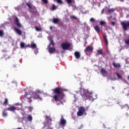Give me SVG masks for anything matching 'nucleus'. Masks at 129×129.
Instances as JSON below:
<instances>
[{
  "label": "nucleus",
  "mask_w": 129,
  "mask_h": 129,
  "mask_svg": "<svg viewBox=\"0 0 129 129\" xmlns=\"http://www.w3.org/2000/svg\"><path fill=\"white\" fill-rule=\"evenodd\" d=\"M15 24H16V26L18 27V28H22V24L20 23V21H19V19L17 17L15 18V20L14 21Z\"/></svg>",
  "instance_id": "obj_9"
},
{
  "label": "nucleus",
  "mask_w": 129,
  "mask_h": 129,
  "mask_svg": "<svg viewBox=\"0 0 129 129\" xmlns=\"http://www.w3.org/2000/svg\"><path fill=\"white\" fill-rule=\"evenodd\" d=\"M74 55L76 58V59H79L80 58V52L78 51H76L74 53Z\"/></svg>",
  "instance_id": "obj_15"
},
{
  "label": "nucleus",
  "mask_w": 129,
  "mask_h": 129,
  "mask_svg": "<svg viewBox=\"0 0 129 129\" xmlns=\"http://www.w3.org/2000/svg\"><path fill=\"white\" fill-rule=\"evenodd\" d=\"M115 75L116 76L117 79L115 77L111 79V80H122V75L118 73H115Z\"/></svg>",
  "instance_id": "obj_7"
},
{
  "label": "nucleus",
  "mask_w": 129,
  "mask_h": 129,
  "mask_svg": "<svg viewBox=\"0 0 129 129\" xmlns=\"http://www.w3.org/2000/svg\"><path fill=\"white\" fill-rule=\"evenodd\" d=\"M113 65L114 67H115V68H119L120 67V64L119 63H113Z\"/></svg>",
  "instance_id": "obj_22"
},
{
  "label": "nucleus",
  "mask_w": 129,
  "mask_h": 129,
  "mask_svg": "<svg viewBox=\"0 0 129 129\" xmlns=\"http://www.w3.org/2000/svg\"><path fill=\"white\" fill-rule=\"evenodd\" d=\"M57 9V6H55V5L53 4L52 7H51V10L52 11H55Z\"/></svg>",
  "instance_id": "obj_25"
},
{
  "label": "nucleus",
  "mask_w": 129,
  "mask_h": 129,
  "mask_svg": "<svg viewBox=\"0 0 129 129\" xmlns=\"http://www.w3.org/2000/svg\"><path fill=\"white\" fill-rule=\"evenodd\" d=\"M52 22L54 23V24H57V23L58 22H59V19H57V18H54L52 20Z\"/></svg>",
  "instance_id": "obj_24"
},
{
  "label": "nucleus",
  "mask_w": 129,
  "mask_h": 129,
  "mask_svg": "<svg viewBox=\"0 0 129 129\" xmlns=\"http://www.w3.org/2000/svg\"><path fill=\"white\" fill-rule=\"evenodd\" d=\"M106 23L105 21H101L100 22V24L101 25V26H103V25H105Z\"/></svg>",
  "instance_id": "obj_31"
},
{
  "label": "nucleus",
  "mask_w": 129,
  "mask_h": 129,
  "mask_svg": "<svg viewBox=\"0 0 129 129\" xmlns=\"http://www.w3.org/2000/svg\"><path fill=\"white\" fill-rule=\"evenodd\" d=\"M64 91H67V90H63Z\"/></svg>",
  "instance_id": "obj_48"
},
{
  "label": "nucleus",
  "mask_w": 129,
  "mask_h": 129,
  "mask_svg": "<svg viewBox=\"0 0 129 129\" xmlns=\"http://www.w3.org/2000/svg\"><path fill=\"white\" fill-rule=\"evenodd\" d=\"M71 19H76V17L74 16H71Z\"/></svg>",
  "instance_id": "obj_42"
},
{
  "label": "nucleus",
  "mask_w": 129,
  "mask_h": 129,
  "mask_svg": "<svg viewBox=\"0 0 129 129\" xmlns=\"http://www.w3.org/2000/svg\"><path fill=\"white\" fill-rule=\"evenodd\" d=\"M121 108H127V109H129V106L127 105H125L121 107Z\"/></svg>",
  "instance_id": "obj_29"
},
{
  "label": "nucleus",
  "mask_w": 129,
  "mask_h": 129,
  "mask_svg": "<svg viewBox=\"0 0 129 129\" xmlns=\"http://www.w3.org/2000/svg\"><path fill=\"white\" fill-rule=\"evenodd\" d=\"M38 50H36V51H35V52H34V53H35V54H38Z\"/></svg>",
  "instance_id": "obj_44"
},
{
  "label": "nucleus",
  "mask_w": 129,
  "mask_h": 129,
  "mask_svg": "<svg viewBox=\"0 0 129 129\" xmlns=\"http://www.w3.org/2000/svg\"><path fill=\"white\" fill-rule=\"evenodd\" d=\"M53 92L54 93H56V94L53 97V98L55 101H59L60 103H62V102L59 100V97H60V96L61 95V90L59 89L58 88L55 89L53 90Z\"/></svg>",
  "instance_id": "obj_3"
},
{
  "label": "nucleus",
  "mask_w": 129,
  "mask_h": 129,
  "mask_svg": "<svg viewBox=\"0 0 129 129\" xmlns=\"http://www.w3.org/2000/svg\"><path fill=\"white\" fill-rule=\"evenodd\" d=\"M45 120L46 121H47V122L44 123V126H46L47 125H50L51 121H52V120L51 119V118H50V117L46 116Z\"/></svg>",
  "instance_id": "obj_8"
},
{
  "label": "nucleus",
  "mask_w": 129,
  "mask_h": 129,
  "mask_svg": "<svg viewBox=\"0 0 129 129\" xmlns=\"http://www.w3.org/2000/svg\"><path fill=\"white\" fill-rule=\"evenodd\" d=\"M110 19H111V18H112V16H110Z\"/></svg>",
  "instance_id": "obj_49"
},
{
  "label": "nucleus",
  "mask_w": 129,
  "mask_h": 129,
  "mask_svg": "<svg viewBox=\"0 0 129 129\" xmlns=\"http://www.w3.org/2000/svg\"><path fill=\"white\" fill-rule=\"evenodd\" d=\"M27 119L29 121H32V120H33V117H32V115H29L27 117Z\"/></svg>",
  "instance_id": "obj_23"
},
{
  "label": "nucleus",
  "mask_w": 129,
  "mask_h": 129,
  "mask_svg": "<svg viewBox=\"0 0 129 129\" xmlns=\"http://www.w3.org/2000/svg\"><path fill=\"white\" fill-rule=\"evenodd\" d=\"M104 12V9H103L101 11V14H103Z\"/></svg>",
  "instance_id": "obj_45"
},
{
  "label": "nucleus",
  "mask_w": 129,
  "mask_h": 129,
  "mask_svg": "<svg viewBox=\"0 0 129 129\" xmlns=\"http://www.w3.org/2000/svg\"><path fill=\"white\" fill-rule=\"evenodd\" d=\"M8 115V113L5 111L3 112V116H7Z\"/></svg>",
  "instance_id": "obj_33"
},
{
  "label": "nucleus",
  "mask_w": 129,
  "mask_h": 129,
  "mask_svg": "<svg viewBox=\"0 0 129 129\" xmlns=\"http://www.w3.org/2000/svg\"><path fill=\"white\" fill-rule=\"evenodd\" d=\"M121 1V2H123V0H120Z\"/></svg>",
  "instance_id": "obj_50"
},
{
  "label": "nucleus",
  "mask_w": 129,
  "mask_h": 129,
  "mask_svg": "<svg viewBox=\"0 0 129 129\" xmlns=\"http://www.w3.org/2000/svg\"><path fill=\"white\" fill-rule=\"evenodd\" d=\"M61 47L63 50H72L71 44L69 43H62L61 44Z\"/></svg>",
  "instance_id": "obj_4"
},
{
  "label": "nucleus",
  "mask_w": 129,
  "mask_h": 129,
  "mask_svg": "<svg viewBox=\"0 0 129 129\" xmlns=\"http://www.w3.org/2000/svg\"><path fill=\"white\" fill-rule=\"evenodd\" d=\"M27 6L29 8V9H31V5H30V4L27 3Z\"/></svg>",
  "instance_id": "obj_41"
},
{
  "label": "nucleus",
  "mask_w": 129,
  "mask_h": 129,
  "mask_svg": "<svg viewBox=\"0 0 129 129\" xmlns=\"http://www.w3.org/2000/svg\"><path fill=\"white\" fill-rule=\"evenodd\" d=\"M125 43L126 44V45H127V46H129V38L125 40Z\"/></svg>",
  "instance_id": "obj_28"
},
{
  "label": "nucleus",
  "mask_w": 129,
  "mask_h": 129,
  "mask_svg": "<svg viewBox=\"0 0 129 129\" xmlns=\"http://www.w3.org/2000/svg\"><path fill=\"white\" fill-rule=\"evenodd\" d=\"M85 111V109L83 107L79 108V111L77 112L78 116H81Z\"/></svg>",
  "instance_id": "obj_6"
},
{
  "label": "nucleus",
  "mask_w": 129,
  "mask_h": 129,
  "mask_svg": "<svg viewBox=\"0 0 129 129\" xmlns=\"http://www.w3.org/2000/svg\"><path fill=\"white\" fill-rule=\"evenodd\" d=\"M100 72L101 74L104 75V76H105V75H106L107 74V72H106L104 69H102L100 71Z\"/></svg>",
  "instance_id": "obj_17"
},
{
  "label": "nucleus",
  "mask_w": 129,
  "mask_h": 129,
  "mask_svg": "<svg viewBox=\"0 0 129 129\" xmlns=\"http://www.w3.org/2000/svg\"><path fill=\"white\" fill-rule=\"evenodd\" d=\"M8 103V99H6L4 101V104H7Z\"/></svg>",
  "instance_id": "obj_39"
},
{
  "label": "nucleus",
  "mask_w": 129,
  "mask_h": 129,
  "mask_svg": "<svg viewBox=\"0 0 129 129\" xmlns=\"http://www.w3.org/2000/svg\"><path fill=\"white\" fill-rule=\"evenodd\" d=\"M111 25H112V26H114V25H115V22H111Z\"/></svg>",
  "instance_id": "obj_43"
},
{
  "label": "nucleus",
  "mask_w": 129,
  "mask_h": 129,
  "mask_svg": "<svg viewBox=\"0 0 129 129\" xmlns=\"http://www.w3.org/2000/svg\"><path fill=\"white\" fill-rule=\"evenodd\" d=\"M92 51H93V48L91 46H87L85 49V52H92Z\"/></svg>",
  "instance_id": "obj_12"
},
{
  "label": "nucleus",
  "mask_w": 129,
  "mask_h": 129,
  "mask_svg": "<svg viewBox=\"0 0 129 129\" xmlns=\"http://www.w3.org/2000/svg\"><path fill=\"white\" fill-rule=\"evenodd\" d=\"M67 3L69 5V7L71 6V4H75V0H66Z\"/></svg>",
  "instance_id": "obj_16"
},
{
  "label": "nucleus",
  "mask_w": 129,
  "mask_h": 129,
  "mask_svg": "<svg viewBox=\"0 0 129 129\" xmlns=\"http://www.w3.org/2000/svg\"><path fill=\"white\" fill-rule=\"evenodd\" d=\"M35 30H36V31H37V32H40V31L41 30V28H38V27H35Z\"/></svg>",
  "instance_id": "obj_34"
},
{
  "label": "nucleus",
  "mask_w": 129,
  "mask_h": 129,
  "mask_svg": "<svg viewBox=\"0 0 129 129\" xmlns=\"http://www.w3.org/2000/svg\"><path fill=\"white\" fill-rule=\"evenodd\" d=\"M54 1L56 2L58 4H63V2L61 0H54Z\"/></svg>",
  "instance_id": "obj_32"
},
{
  "label": "nucleus",
  "mask_w": 129,
  "mask_h": 129,
  "mask_svg": "<svg viewBox=\"0 0 129 129\" xmlns=\"http://www.w3.org/2000/svg\"><path fill=\"white\" fill-rule=\"evenodd\" d=\"M94 29L95 30L96 32H97L98 34H99V31H100V29H99V27L98 26H95Z\"/></svg>",
  "instance_id": "obj_21"
},
{
  "label": "nucleus",
  "mask_w": 129,
  "mask_h": 129,
  "mask_svg": "<svg viewBox=\"0 0 129 129\" xmlns=\"http://www.w3.org/2000/svg\"><path fill=\"white\" fill-rule=\"evenodd\" d=\"M95 21V19L93 18H91L90 20V22H91V23H93Z\"/></svg>",
  "instance_id": "obj_35"
},
{
  "label": "nucleus",
  "mask_w": 129,
  "mask_h": 129,
  "mask_svg": "<svg viewBox=\"0 0 129 129\" xmlns=\"http://www.w3.org/2000/svg\"><path fill=\"white\" fill-rule=\"evenodd\" d=\"M73 8L74 10H77V8L75 5H73Z\"/></svg>",
  "instance_id": "obj_37"
},
{
  "label": "nucleus",
  "mask_w": 129,
  "mask_h": 129,
  "mask_svg": "<svg viewBox=\"0 0 129 129\" xmlns=\"http://www.w3.org/2000/svg\"><path fill=\"white\" fill-rule=\"evenodd\" d=\"M66 122H67L66 120H65L64 119V118L63 117V116L61 115L60 120V124H61V125H64L66 124Z\"/></svg>",
  "instance_id": "obj_11"
},
{
  "label": "nucleus",
  "mask_w": 129,
  "mask_h": 129,
  "mask_svg": "<svg viewBox=\"0 0 129 129\" xmlns=\"http://www.w3.org/2000/svg\"><path fill=\"white\" fill-rule=\"evenodd\" d=\"M28 109L29 111H32V110H33V108L32 107H29Z\"/></svg>",
  "instance_id": "obj_40"
},
{
  "label": "nucleus",
  "mask_w": 129,
  "mask_h": 129,
  "mask_svg": "<svg viewBox=\"0 0 129 129\" xmlns=\"http://www.w3.org/2000/svg\"><path fill=\"white\" fill-rule=\"evenodd\" d=\"M52 28H53V27H52V26H51V27H50V30H52Z\"/></svg>",
  "instance_id": "obj_46"
},
{
  "label": "nucleus",
  "mask_w": 129,
  "mask_h": 129,
  "mask_svg": "<svg viewBox=\"0 0 129 129\" xmlns=\"http://www.w3.org/2000/svg\"><path fill=\"white\" fill-rule=\"evenodd\" d=\"M97 53L96 56H98V55H102V49H99L97 51Z\"/></svg>",
  "instance_id": "obj_20"
},
{
  "label": "nucleus",
  "mask_w": 129,
  "mask_h": 129,
  "mask_svg": "<svg viewBox=\"0 0 129 129\" xmlns=\"http://www.w3.org/2000/svg\"><path fill=\"white\" fill-rule=\"evenodd\" d=\"M4 35H5V33H4V31L0 30V37H3Z\"/></svg>",
  "instance_id": "obj_27"
},
{
  "label": "nucleus",
  "mask_w": 129,
  "mask_h": 129,
  "mask_svg": "<svg viewBox=\"0 0 129 129\" xmlns=\"http://www.w3.org/2000/svg\"><path fill=\"white\" fill-rule=\"evenodd\" d=\"M17 109L19 110V109H21V108H16L14 106H12L7 108V110H9V111H13V112L15 111V110H17Z\"/></svg>",
  "instance_id": "obj_10"
},
{
  "label": "nucleus",
  "mask_w": 129,
  "mask_h": 129,
  "mask_svg": "<svg viewBox=\"0 0 129 129\" xmlns=\"http://www.w3.org/2000/svg\"><path fill=\"white\" fill-rule=\"evenodd\" d=\"M43 93L44 95H47V93H43V91H41L39 90H36V93H33L32 92H30L29 94H26L25 96L23 98L24 100H26L28 102H31L32 100L31 98L33 97L34 99H38L39 100H42V98L38 94Z\"/></svg>",
  "instance_id": "obj_1"
},
{
  "label": "nucleus",
  "mask_w": 129,
  "mask_h": 129,
  "mask_svg": "<svg viewBox=\"0 0 129 129\" xmlns=\"http://www.w3.org/2000/svg\"><path fill=\"white\" fill-rule=\"evenodd\" d=\"M29 47L32 49H35L37 48V45L35 43H31V44L29 46Z\"/></svg>",
  "instance_id": "obj_19"
},
{
  "label": "nucleus",
  "mask_w": 129,
  "mask_h": 129,
  "mask_svg": "<svg viewBox=\"0 0 129 129\" xmlns=\"http://www.w3.org/2000/svg\"><path fill=\"white\" fill-rule=\"evenodd\" d=\"M42 2H43V4H48V0H42Z\"/></svg>",
  "instance_id": "obj_36"
},
{
  "label": "nucleus",
  "mask_w": 129,
  "mask_h": 129,
  "mask_svg": "<svg viewBox=\"0 0 129 129\" xmlns=\"http://www.w3.org/2000/svg\"><path fill=\"white\" fill-rule=\"evenodd\" d=\"M114 11H115V9L112 8V9H109L108 12V13H113Z\"/></svg>",
  "instance_id": "obj_26"
},
{
  "label": "nucleus",
  "mask_w": 129,
  "mask_h": 129,
  "mask_svg": "<svg viewBox=\"0 0 129 129\" xmlns=\"http://www.w3.org/2000/svg\"><path fill=\"white\" fill-rule=\"evenodd\" d=\"M50 45H52V46H54V42L53 41V40H50Z\"/></svg>",
  "instance_id": "obj_38"
},
{
  "label": "nucleus",
  "mask_w": 129,
  "mask_h": 129,
  "mask_svg": "<svg viewBox=\"0 0 129 129\" xmlns=\"http://www.w3.org/2000/svg\"><path fill=\"white\" fill-rule=\"evenodd\" d=\"M20 46H21V48H22V49L25 48V43L21 42L20 43Z\"/></svg>",
  "instance_id": "obj_30"
},
{
  "label": "nucleus",
  "mask_w": 129,
  "mask_h": 129,
  "mask_svg": "<svg viewBox=\"0 0 129 129\" xmlns=\"http://www.w3.org/2000/svg\"><path fill=\"white\" fill-rule=\"evenodd\" d=\"M103 37L106 45H108V42L107 41V38L106 35L105 34H104L103 36Z\"/></svg>",
  "instance_id": "obj_18"
},
{
  "label": "nucleus",
  "mask_w": 129,
  "mask_h": 129,
  "mask_svg": "<svg viewBox=\"0 0 129 129\" xmlns=\"http://www.w3.org/2000/svg\"><path fill=\"white\" fill-rule=\"evenodd\" d=\"M92 93H89L87 90L84 89V88H81V94L84 99V100H86V99H89V100H92L93 101V98L91 94Z\"/></svg>",
  "instance_id": "obj_2"
},
{
  "label": "nucleus",
  "mask_w": 129,
  "mask_h": 129,
  "mask_svg": "<svg viewBox=\"0 0 129 129\" xmlns=\"http://www.w3.org/2000/svg\"><path fill=\"white\" fill-rule=\"evenodd\" d=\"M56 50V49H55V48L54 47H50L48 49V52L49 53H50V54H53V53H54V52Z\"/></svg>",
  "instance_id": "obj_14"
},
{
  "label": "nucleus",
  "mask_w": 129,
  "mask_h": 129,
  "mask_svg": "<svg viewBox=\"0 0 129 129\" xmlns=\"http://www.w3.org/2000/svg\"><path fill=\"white\" fill-rule=\"evenodd\" d=\"M14 30L16 32V33L18 34V35H19L20 36H22V31H21V30H20L19 29L17 28H15Z\"/></svg>",
  "instance_id": "obj_13"
},
{
  "label": "nucleus",
  "mask_w": 129,
  "mask_h": 129,
  "mask_svg": "<svg viewBox=\"0 0 129 129\" xmlns=\"http://www.w3.org/2000/svg\"><path fill=\"white\" fill-rule=\"evenodd\" d=\"M49 47H50V44L48 46V48H49Z\"/></svg>",
  "instance_id": "obj_47"
},
{
  "label": "nucleus",
  "mask_w": 129,
  "mask_h": 129,
  "mask_svg": "<svg viewBox=\"0 0 129 129\" xmlns=\"http://www.w3.org/2000/svg\"><path fill=\"white\" fill-rule=\"evenodd\" d=\"M121 25L123 30L124 31H126L127 30V28H129V21L121 22Z\"/></svg>",
  "instance_id": "obj_5"
}]
</instances>
